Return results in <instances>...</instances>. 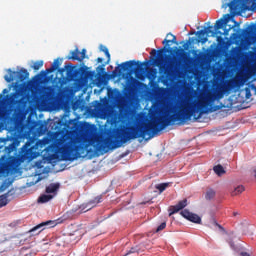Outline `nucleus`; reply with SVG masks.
<instances>
[{
  "instance_id": "f257e3e1",
  "label": "nucleus",
  "mask_w": 256,
  "mask_h": 256,
  "mask_svg": "<svg viewBox=\"0 0 256 256\" xmlns=\"http://www.w3.org/2000/svg\"><path fill=\"white\" fill-rule=\"evenodd\" d=\"M221 97H223L221 93L207 92L199 100L182 99V104L174 114L162 116L151 122L130 126L116 135H110V150L119 149L123 143L131 141V139H139L141 137L145 139L146 135H149L148 139H152L155 134L163 131L165 127H169L171 123H176V121L183 123V121L191 120V117L201 119L204 113H208L209 105L215 100L221 99Z\"/></svg>"
},
{
  "instance_id": "f03ea898",
  "label": "nucleus",
  "mask_w": 256,
  "mask_h": 256,
  "mask_svg": "<svg viewBox=\"0 0 256 256\" xmlns=\"http://www.w3.org/2000/svg\"><path fill=\"white\" fill-rule=\"evenodd\" d=\"M169 35H171L172 40L164 39L162 41V44L165 46L158 51V54H157V50L155 49H152L150 52V55L155 57L153 58V61L155 65L159 67V71L162 75H174V73H178V71H181V69H183V49L182 48H179L176 51V55H178V57L167 56L169 61L165 64V59L163 58L165 57L164 53H167L169 51V48H167V46H169V43L177 44V36L171 33H168L167 37H169Z\"/></svg>"
},
{
  "instance_id": "7ed1b4c3",
  "label": "nucleus",
  "mask_w": 256,
  "mask_h": 256,
  "mask_svg": "<svg viewBox=\"0 0 256 256\" xmlns=\"http://www.w3.org/2000/svg\"><path fill=\"white\" fill-rule=\"evenodd\" d=\"M64 161H75L79 151L89 147V138L83 134L69 133L58 141Z\"/></svg>"
},
{
  "instance_id": "20e7f679",
  "label": "nucleus",
  "mask_w": 256,
  "mask_h": 256,
  "mask_svg": "<svg viewBox=\"0 0 256 256\" xmlns=\"http://www.w3.org/2000/svg\"><path fill=\"white\" fill-rule=\"evenodd\" d=\"M149 62H140L135 60H129L126 62L121 63L118 65L115 70L113 71V74L116 75L117 72L123 73V71H131V73H136V77H139V75L145 73L146 68L145 65H148Z\"/></svg>"
},
{
  "instance_id": "39448f33",
  "label": "nucleus",
  "mask_w": 256,
  "mask_h": 256,
  "mask_svg": "<svg viewBox=\"0 0 256 256\" xmlns=\"http://www.w3.org/2000/svg\"><path fill=\"white\" fill-rule=\"evenodd\" d=\"M8 73L10 76H4L6 83H11L13 81H16V83H22V81L29 79V72L25 68H22L20 71H12L11 69H8Z\"/></svg>"
},
{
  "instance_id": "423d86ee",
  "label": "nucleus",
  "mask_w": 256,
  "mask_h": 256,
  "mask_svg": "<svg viewBox=\"0 0 256 256\" xmlns=\"http://www.w3.org/2000/svg\"><path fill=\"white\" fill-rule=\"evenodd\" d=\"M56 226H57V221L48 220L46 222H42L36 225L35 227H33L31 230L27 232V235H29V237H35V235H39L41 231H45V229L47 228L56 227Z\"/></svg>"
},
{
  "instance_id": "0eeeda50",
  "label": "nucleus",
  "mask_w": 256,
  "mask_h": 256,
  "mask_svg": "<svg viewBox=\"0 0 256 256\" xmlns=\"http://www.w3.org/2000/svg\"><path fill=\"white\" fill-rule=\"evenodd\" d=\"M251 0H232L228 3L223 4V8L229 7L230 13H239L244 3H249Z\"/></svg>"
},
{
  "instance_id": "6e6552de",
  "label": "nucleus",
  "mask_w": 256,
  "mask_h": 256,
  "mask_svg": "<svg viewBox=\"0 0 256 256\" xmlns=\"http://www.w3.org/2000/svg\"><path fill=\"white\" fill-rule=\"evenodd\" d=\"M20 139L21 138L19 137V134H14L10 138H7V141H11V143L8 146L4 147V152L7 155H11V153H13V151H15L17 147H19V144L21 143Z\"/></svg>"
},
{
  "instance_id": "1a4fd4ad",
  "label": "nucleus",
  "mask_w": 256,
  "mask_h": 256,
  "mask_svg": "<svg viewBox=\"0 0 256 256\" xmlns=\"http://www.w3.org/2000/svg\"><path fill=\"white\" fill-rule=\"evenodd\" d=\"M180 215L190 221L191 223H196L197 225H201V217L195 213L190 212L187 209H184L180 212Z\"/></svg>"
},
{
  "instance_id": "9d476101",
  "label": "nucleus",
  "mask_w": 256,
  "mask_h": 256,
  "mask_svg": "<svg viewBox=\"0 0 256 256\" xmlns=\"http://www.w3.org/2000/svg\"><path fill=\"white\" fill-rule=\"evenodd\" d=\"M85 55H87V50L84 48L79 51V48H76L74 51L70 52V56L67 59L71 61H83L85 59Z\"/></svg>"
},
{
  "instance_id": "9b49d317",
  "label": "nucleus",
  "mask_w": 256,
  "mask_h": 256,
  "mask_svg": "<svg viewBox=\"0 0 256 256\" xmlns=\"http://www.w3.org/2000/svg\"><path fill=\"white\" fill-rule=\"evenodd\" d=\"M241 81H242L241 76H236L235 78L228 80L223 85V90L231 91L232 89H235V87H239V85H241Z\"/></svg>"
},
{
  "instance_id": "f8f14e48",
  "label": "nucleus",
  "mask_w": 256,
  "mask_h": 256,
  "mask_svg": "<svg viewBox=\"0 0 256 256\" xmlns=\"http://www.w3.org/2000/svg\"><path fill=\"white\" fill-rule=\"evenodd\" d=\"M79 77V70L75 68V66L69 64L66 65V78L68 81H75Z\"/></svg>"
},
{
  "instance_id": "ddd939ff",
  "label": "nucleus",
  "mask_w": 256,
  "mask_h": 256,
  "mask_svg": "<svg viewBox=\"0 0 256 256\" xmlns=\"http://www.w3.org/2000/svg\"><path fill=\"white\" fill-rule=\"evenodd\" d=\"M187 207V199L179 201L176 205L169 207V217L171 215H175V213H179V211H183Z\"/></svg>"
},
{
  "instance_id": "4468645a",
  "label": "nucleus",
  "mask_w": 256,
  "mask_h": 256,
  "mask_svg": "<svg viewBox=\"0 0 256 256\" xmlns=\"http://www.w3.org/2000/svg\"><path fill=\"white\" fill-rule=\"evenodd\" d=\"M211 29H213V26H208L207 28H205V30H200L197 32L198 43L204 44L206 41H208V39H207V37H205V35H209L210 33H212V35H215V32Z\"/></svg>"
},
{
  "instance_id": "2eb2a0df",
  "label": "nucleus",
  "mask_w": 256,
  "mask_h": 256,
  "mask_svg": "<svg viewBox=\"0 0 256 256\" xmlns=\"http://www.w3.org/2000/svg\"><path fill=\"white\" fill-rule=\"evenodd\" d=\"M230 17H231V15L226 14L225 18H221V19L217 20L214 25L215 31H219V29H223V27H225V25H227V23H229Z\"/></svg>"
},
{
  "instance_id": "dca6fc26",
  "label": "nucleus",
  "mask_w": 256,
  "mask_h": 256,
  "mask_svg": "<svg viewBox=\"0 0 256 256\" xmlns=\"http://www.w3.org/2000/svg\"><path fill=\"white\" fill-rule=\"evenodd\" d=\"M59 67H61V60L58 58V59H55L51 67L47 68L43 73L44 75H49V73H55V71H57Z\"/></svg>"
},
{
  "instance_id": "f3484780",
  "label": "nucleus",
  "mask_w": 256,
  "mask_h": 256,
  "mask_svg": "<svg viewBox=\"0 0 256 256\" xmlns=\"http://www.w3.org/2000/svg\"><path fill=\"white\" fill-rule=\"evenodd\" d=\"M19 98V94L13 93L11 96H6V103L8 105H19L21 103V99Z\"/></svg>"
},
{
  "instance_id": "a211bd4d",
  "label": "nucleus",
  "mask_w": 256,
  "mask_h": 256,
  "mask_svg": "<svg viewBox=\"0 0 256 256\" xmlns=\"http://www.w3.org/2000/svg\"><path fill=\"white\" fill-rule=\"evenodd\" d=\"M59 187H61V184L51 183L48 187H46V193H57V191H59Z\"/></svg>"
},
{
  "instance_id": "6ab92c4d",
  "label": "nucleus",
  "mask_w": 256,
  "mask_h": 256,
  "mask_svg": "<svg viewBox=\"0 0 256 256\" xmlns=\"http://www.w3.org/2000/svg\"><path fill=\"white\" fill-rule=\"evenodd\" d=\"M103 199V196H97L95 197L93 200H90L88 203H87V211H89V209H91L92 207H95V205L101 203Z\"/></svg>"
},
{
  "instance_id": "aec40b11",
  "label": "nucleus",
  "mask_w": 256,
  "mask_h": 256,
  "mask_svg": "<svg viewBox=\"0 0 256 256\" xmlns=\"http://www.w3.org/2000/svg\"><path fill=\"white\" fill-rule=\"evenodd\" d=\"M213 171L214 173H216V175H218V177H221V175H225V168H223L221 164L214 166Z\"/></svg>"
},
{
  "instance_id": "412c9836",
  "label": "nucleus",
  "mask_w": 256,
  "mask_h": 256,
  "mask_svg": "<svg viewBox=\"0 0 256 256\" xmlns=\"http://www.w3.org/2000/svg\"><path fill=\"white\" fill-rule=\"evenodd\" d=\"M51 199H53V195L43 194L38 198V203H48V201H51Z\"/></svg>"
},
{
  "instance_id": "4be33fe9",
  "label": "nucleus",
  "mask_w": 256,
  "mask_h": 256,
  "mask_svg": "<svg viewBox=\"0 0 256 256\" xmlns=\"http://www.w3.org/2000/svg\"><path fill=\"white\" fill-rule=\"evenodd\" d=\"M243 191H245V186L239 185L231 192V195L232 197H236V195H241Z\"/></svg>"
},
{
  "instance_id": "5701e85b",
  "label": "nucleus",
  "mask_w": 256,
  "mask_h": 256,
  "mask_svg": "<svg viewBox=\"0 0 256 256\" xmlns=\"http://www.w3.org/2000/svg\"><path fill=\"white\" fill-rule=\"evenodd\" d=\"M43 63H44L43 60H38L34 62L32 65V69H34V71H39L41 67H43Z\"/></svg>"
},
{
  "instance_id": "b1692460",
  "label": "nucleus",
  "mask_w": 256,
  "mask_h": 256,
  "mask_svg": "<svg viewBox=\"0 0 256 256\" xmlns=\"http://www.w3.org/2000/svg\"><path fill=\"white\" fill-rule=\"evenodd\" d=\"M214 197H215V191L213 189L207 190L206 195H205V199L207 201H211V199H213Z\"/></svg>"
},
{
  "instance_id": "393cba45",
  "label": "nucleus",
  "mask_w": 256,
  "mask_h": 256,
  "mask_svg": "<svg viewBox=\"0 0 256 256\" xmlns=\"http://www.w3.org/2000/svg\"><path fill=\"white\" fill-rule=\"evenodd\" d=\"M167 187H169V183H161L156 186V189H158L160 193H163Z\"/></svg>"
},
{
  "instance_id": "a878e982",
  "label": "nucleus",
  "mask_w": 256,
  "mask_h": 256,
  "mask_svg": "<svg viewBox=\"0 0 256 256\" xmlns=\"http://www.w3.org/2000/svg\"><path fill=\"white\" fill-rule=\"evenodd\" d=\"M9 203V200H7V195L0 196V207H5Z\"/></svg>"
},
{
  "instance_id": "bb28decb",
  "label": "nucleus",
  "mask_w": 256,
  "mask_h": 256,
  "mask_svg": "<svg viewBox=\"0 0 256 256\" xmlns=\"http://www.w3.org/2000/svg\"><path fill=\"white\" fill-rule=\"evenodd\" d=\"M140 252H141V249H139V246L132 247V248L125 254V256L131 255V253H140Z\"/></svg>"
},
{
  "instance_id": "cd10ccee",
  "label": "nucleus",
  "mask_w": 256,
  "mask_h": 256,
  "mask_svg": "<svg viewBox=\"0 0 256 256\" xmlns=\"http://www.w3.org/2000/svg\"><path fill=\"white\" fill-rule=\"evenodd\" d=\"M22 151L23 153H29V151H31V143L26 142L22 147Z\"/></svg>"
},
{
  "instance_id": "c85d7f7f",
  "label": "nucleus",
  "mask_w": 256,
  "mask_h": 256,
  "mask_svg": "<svg viewBox=\"0 0 256 256\" xmlns=\"http://www.w3.org/2000/svg\"><path fill=\"white\" fill-rule=\"evenodd\" d=\"M194 57H196L198 59V61H201L203 59V57H205V53L199 52L197 54V51H194Z\"/></svg>"
},
{
  "instance_id": "c756f323",
  "label": "nucleus",
  "mask_w": 256,
  "mask_h": 256,
  "mask_svg": "<svg viewBox=\"0 0 256 256\" xmlns=\"http://www.w3.org/2000/svg\"><path fill=\"white\" fill-rule=\"evenodd\" d=\"M165 227H167V223L166 222H162L156 229V233H159V231H163V229H165Z\"/></svg>"
},
{
  "instance_id": "7c9ffc66",
  "label": "nucleus",
  "mask_w": 256,
  "mask_h": 256,
  "mask_svg": "<svg viewBox=\"0 0 256 256\" xmlns=\"http://www.w3.org/2000/svg\"><path fill=\"white\" fill-rule=\"evenodd\" d=\"M244 93H245L246 99H251V89L250 88H245Z\"/></svg>"
},
{
  "instance_id": "2f4dec72",
  "label": "nucleus",
  "mask_w": 256,
  "mask_h": 256,
  "mask_svg": "<svg viewBox=\"0 0 256 256\" xmlns=\"http://www.w3.org/2000/svg\"><path fill=\"white\" fill-rule=\"evenodd\" d=\"M107 57V63H109V61H111V54L109 53V49L105 48V53H104Z\"/></svg>"
},
{
  "instance_id": "473e14b6",
  "label": "nucleus",
  "mask_w": 256,
  "mask_h": 256,
  "mask_svg": "<svg viewBox=\"0 0 256 256\" xmlns=\"http://www.w3.org/2000/svg\"><path fill=\"white\" fill-rule=\"evenodd\" d=\"M58 73H60L61 77H63L64 73H67V66L64 68H59Z\"/></svg>"
},
{
  "instance_id": "72a5a7b5",
  "label": "nucleus",
  "mask_w": 256,
  "mask_h": 256,
  "mask_svg": "<svg viewBox=\"0 0 256 256\" xmlns=\"http://www.w3.org/2000/svg\"><path fill=\"white\" fill-rule=\"evenodd\" d=\"M253 31H256V25L252 24L250 27H248V33H253Z\"/></svg>"
},
{
  "instance_id": "f704fd0d",
  "label": "nucleus",
  "mask_w": 256,
  "mask_h": 256,
  "mask_svg": "<svg viewBox=\"0 0 256 256\" xmlns=\"http://www.w3.org/2000/svg\"><path fill=\"white\" fill-rule=\"evenodd\" d=\"M215 226L218 227L221 231H225V228L221 226L219 223L215 222Z\"/></svg>"
},
{
  "instance_id": "c9c22d12",
  "label": "nucleus",
  "mask_w": 256,
  "mask_h": 256,
  "mask_svg": "<svg viewBox=\"0 0 256 256\" xmlns=\"http://www.w3.org/2000/svg\"><path fill=\"white\" fill-rule=\"evenodd\" d=\"M37 255V252L35 251H30L29 253H27L25 256H35Z\"/></svg>"
},
{
  "instance_id": "e433bc0d",
  "label": "nucleus",
  "mask_w": 256,
  "mask_h": 256,
  "mask_svg": "<svg viewBox=\"0 0 256 256\" xmlns=\"http://www.w3.org/2000/svg\"><path fill=\"white\" fill-rule=\"evenodd\" d=\"M105 65H102V66H98L97 67V71H105Z\"/></svg>"
},
{
  "instance_id": "4c0bfd02",
  "label": "nucleus",
  "mask_w": 256,
  "mask_h": 256,
  "mask_svg": "<svg viewBox=\"0 0 256 256\" xmlns=\"http://www.w3.org/2000/svg\"><path fill=\"white\" fill-rule=\"evenodd\" d=\"M229 31H231V28L224 30V35H229Z\"/></svg>"
},
{
  "instance_id": "58836bf2",
  "label": "nucleus",
  "mask_w": 256,
  "mask_h": 256,
  "mask_svg": "<svg viewBox=\"0 0 256 256\" xmlns=\"http://www.w3.org/2000/svg\"><path fill=\"white\" fill-rule=\"evenodd\" d=\"M97 63H103V58L101 57L97 58Z\"/></svg>"
},
{
  "instance_id": "ea45409f",
  "label": "nucleus",
  "mask_w": 256,
  "mask_h": 256,
  "mask_svg": "<svg viewBox=\"0 0 256 256\" xmlns=\"http://www.w3.org/2000/svg\"><path fill=\"white\" fill-rule=\"evenodd\" d=\"M105 49H107V47L102 46L101 51H103V53H105Z\"/></svg>"
},
{
  "instance_id": "a19ab883",
  "label": "nucleus",
  "mask_w": 256,
  "mask_h": 256,
  "mask_svg": "<svg viewBox=\"0 0 256 256\" xmlns=\"http://www.w3.org/2000/svg\"><path fill=\"white\" fill-rule=\"evenodd\" d=\"M234 217H237L239 215V212H233Z\"/></svg>"
},
{
  "instance_id": "79ce46f5",
  "label": "nucleus",
  "mask_w": 256,
  "mask_h": 256,
  "mask_svg": "<svg viewBox=\"0 0 256 256\" xmlns=\"http://www.w3.org/2000/svg\"><path fill=\"white\" fill-rule=\"evenodd\" d=\"M230 245L233 247V243H230Z\"/></svg>"
},
{
  "instance_id": "37998d69",
  "label": "nucleus",
  "mask_w": 256,
  "mask_h": 256,
  "mask_svg": "<svg viewBox=\"0 0 256 256\" xmlns=\"http://www.w3.org/2000/svg\"><path fill=\"white\" fill-rule=\"evenodd\" d=\"M11 159H15L14 157H11Z\"/></svg>"
}]
</instances>
